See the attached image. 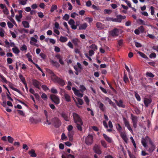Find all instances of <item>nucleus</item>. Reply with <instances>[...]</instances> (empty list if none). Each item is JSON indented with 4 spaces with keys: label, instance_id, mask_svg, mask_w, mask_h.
Listing matches in <instances>:
<instances>
[{
    "label": "nucleus",
    "instance_id": "f257e3e1",
    "mask_svg": "<svg viewBox=\"0 0 158 158\" xmlns=\"http://www.w3.org/2000/svg\"><path fill=\"white\" fill-rule=\"evenodd\" d=\"M73 116L74 122L76 125L77 129L81 131H82V128L81 126L83 125L82 121L80 116L76 113H73Z\"/></svg>",
    "mask_w": 158,
    "mask_h": 158
},
{
    "label": "nucleus",
    "instance_id": "f03ea898",
    "mask_svg": "<svg viewBox=\"0 0 158 158\" xmlns=\"http://www.w3.org/2000/svg\"><path fill=\"white\" fill-rule=\"evenodd\" d=\"M50 74L51 78L54 82L57 83L62 86L65 85L64 80L56 76L52 71H51Z\"/></svg>",
    "mask_w": 158,
    "mask_h": 158
},
{
    "label": "nucleus",
    "instance_id": "7ed1b4c3",
    "mask_svg": "<svg viewBox=\"0 0 158 158\" xmlns=\"http://www.w3.org/2000/svg\"><path fill=\"white\" fill-rule=\"evenodd\" d=\"M59 113L61 117L63 118L65 121L67 122H69L70 121V115L68 112L64 111H62L59 112Z\"/></svg>",
    "mask_w": 158,
    "mask_h": 158
},
{
    "label": "nucleus",
    "instance_id": "20e7f679",
    "mask_svg": "<svg viewBox=\"0 0 158 158\" xmlns=\"http://www.w3.org/2000/svg\"><path fill=\"white\" fill-rule=\"evenodd\" d=\"M50 98L56 105H58L60 102V99L59 97L55 95H51Z\"/></svg>",
    "mask_w": 158,
    "mask_h": 158
},
{
    "label": "nucleus",
    "instance_id": "39448f33",
    "mask_svg": "<svg viewBox=\"0 0 158 158\" xmlns=\"http://www.w3.org/2000/svg\"><path fill=\"white\" fill-rule=\"evenodd\" d=\"M119 29L115 28L109 32V35L113 37H117L119 35Z\"/></svg>",
    "mask_w": 158,
    "mask_h": 158
},
{
    "label": "nucleus",
    "instance_id": "423d86ee",
    "mask_svg": "<svg viewBox=\"0 0 158 158\" xmlns=\"http://www.w3.org/2000/svg\"><path fill=\"white\" fill-rule=\"evenodd\" d=\"M52 121L55 127H59L61 124L60 120L57 117L53 118L52 119Z\"/></svg>",
    "mask_w": 158,
    "mask_h": 158
},
{
    "label": "nucleus",
    "instance_id": "0eeeda50",
    "mask_svg": "<svg viewBox=\"0 0 158 158\" xmlns=\"http://www.w3.org/2000/svg\"><path fill=\"white\" fill-rule=\"evenodd\" d=\"M93 141V137L92 135H89L85 138V143L88 145L91 144Z\"/></svg>",
    "mask_w": 158,
    "mask_h": 158
},
{
    "label": "nucleus",
    "instance_id": "6e6552de",
    "mask_svg": "<svg viewBox=\"0 0 158 158\" xmlns=\"http://www.w3.org/2000/svg\"><path fill=\"white\" fill-rule=\"evenodd\" d=\"M32 84L34 86L38 89H40V86L41 85V83L35 79H34L32 80Z\"/></svg>",
    "mask_w": 158,
    "mask_h": 158
},
{
    "label": "nucleus",
    "instance_id": "1a4fd4ad",
    "mask_svg": "<svg viewBox=\"0 0 158 158\" xmlns=\"http://www.w3.org/2000/svg\"><path fill=\"white\" fill-rule=\"evenodd\" d=\"M93 149L94 152L98 154H100L102 153L100 145L95 144L93 148Z\"/></svg>",
    "mask_w": 158,
    "mask_h": 158
},
{
    "label": "nucleus",
    "instance_id": "9d476101",
    "mask_svg": "<svg viewBox=\"0 0 158 158\" xmlns=\"http://www.w3.org/2000/svg\"><path fill=\"white\" fill-rule=\"evenodd\" d=\"M120 135L125 143H127L128 139L127 138L125 131H121L119 133Z\"/></svg>",
    "mask_w": 158,
    "mask_h": 158
},
{
    "label": "nucleus",
    "instance_id": "9b49d317",
    "mask_svg": "<svg viewBox=\"0 0 158 158\" xmlns=\"http://www.w3.org/2000/svg\"><path fill=\"white\" fill-rule=\"evenodd\" d=\"M105 101L108 102L111 105V106L115 108H117L116 106L115 103L113 102L109 98L107 97H105Z\"/></svg>",
    "mask_w": 158,
    "mask_h": 158
},
{
    "label": "nucleus",
    "instance_id": "f8f14e48",
    "mask_svg": "<svg viewBox=\"0 0 158 158\" xmlns=\"http://www.w3.org/2000/svg\"><path fill=\"white\" fill-rule=\"evenodd\" d=\"M115 102L116 103L117 105L119 107H121L122 108H124L125 107V105L123 104V102L121 100H120L118 102L117 100L114 99Z\"/></svg>",
    "mask_w": 158,
    "mask_h": 158
},
{
    "label": "nucleus",
    "instance_id": "ddd939ff",
    "mask_svg": "<svg viewBox=\"0 0 158 158\" xmlns=\"http://www.w3.org/2000/svg\"><path fill=\"white\" fill-rule=\"evenodd\" d=\"M71 41L75 46H78L80 42L79 39L77 38L72 39Z\"/></svg>",
    "mask_w": 158,
    "mask_h": 158
},
{
    "label": "nucleus",
    "instance_id": "4468645a",
    "mask_svg": "<svg viewBox=\"0 0 158 158\" xmlns=\"http://www.w3.org/2000/svg\"><path fill=\"white\" fill-rule=\"evenodd\" d=\"M152 102V100L148 98H145L144 100V103L145 104V106L148 107V105L151 103Z\"/></svg>",
    "mask_w": 158,
    "mask_h": 158
},
{
    "label": "nucleus",
    "instance_id": "2eb2a0df",
    "mask_svg": "<svg viewBox=\"0 0 158 158\" xmlns=\"http://www.w3.org/2000/svg\"><path fill=\"white\" fill-rule=\"evenodd\" d=\"M88 26V24L86 23L81 24L79 27V30H85Z\"/></svg>",
    "mask_w": 158,
    "mask_h": 158
},
{
    "label": "nucleus",
    "instance_id": "dca6fc26",
    "mask_svg": "<svg viewBox=\"0 0 158 158\" xmlns=\"http://www.w3.org/2000/svg\"><path fill=\"white\" fill-rule=\"evenodd\" d=\"M9 85L11 89L18 92L19 94H22L21 92L17 88L14 87L13 86L12 84L10 82H9Z\"/></svg>",
    "mask_w": 158,
    "mask_h": 158
},
{
    "label": "nucleus",
    "instance_id": "f3484780",
    "mask_svg": "<svg viewBox=\"0 0 158 158\" xmlns=\"http://www.w3.org/2000/svg\"><path fill=\"white\" fill-rule=\"evenodd\" d=\"M122 20L121 17V15H118L116 16V18L114 19V22L121 23Z\"/></svg>",
    "mask_w": 158,
    "mask_h": 158
},
{
    "label": "nucleus",
    "instance_id": "a211bd4d",
    "mask_svg": "<svg viewBox=\"0 0 158 158\" xmlns=\"http://www.w3.org/2000/svg\"><path fill=\"white\" fill-rule=\"evenodd\" d=\"M28 153L30 155L31 157H36L37 156L36 154L35 153L34 150L32 149L31 151H29Z\"/></svg>",
    "mask_w": 158,
    "mask_h": 158
},
{
    "label": "nucleus",
    "instance_id": "6ab92c4d",
    "mask_svg": "<svg viewBox=\"0 0 158 158\" xmlns=\"http://www.w3.org/2000/svg\"><path fill=\"white\" fill-rule=\"evenodd\" d=\"M103 136L105 140L108 142L110 143L112 142V139L111 138L108 136L106 134H103Z\"/></svg>",
    "mask_w": 158,
    "mask_h": 158
},
{
    "label": "nucleus",
    "instance_id": "aec40b11",
    "mask_svg": "<svg viewBox=\"0 0 158 158\" xmlns=\"http://www.w3.org/2000/svg\"><path fill=\"white\" fill-rule=\"evenodd\" d=\"M145 75L146 77L150 78H153L155 77V75L152 73L149 72H147L146 73Z\"/></svg>",
    "mask_w": 158,
    "mask_h": 158
},
{
    "label": "nucleus",
    "instance_id": "412c9836",
    "mask_svg": "<svg viewBox=\"0 0 158 158\" xmlns=\"http://www.w3.org/2000/svg\"><path fill=\"white\" fill-rule=\"evenodd\" d=\"M19 15H16V18L17 20H19V19H20L22 18V13H23V10H20L18 11Z\"/></svg>",
    "mask_w": 158,
    "mask_h": 158
},
{
    "label": "nucleus",
    "instance_id": "4be33fe9",
    "mask_svg": "<svg viewBox=\"0 0 158 158\" xmlns=\"http://www.w3.org/2000/svg\"><path fill=\"white\" fill-rule=\"evenodd\" d=\"M99 107L100 110L103 112H104L105 110V107L104 106L103 104L102 103L100 102L99 105Z\"/></svg>",
    "mask_w": 158,
    "mask_h": 158
},
{
    "label": "nucleus",
    "instance_id": "5701e85b",
    "mask_svg": "<svg viewBox=\"0 0 158 158\" xmlns=\"http://www.w3.org/2000/svg\"><path fill=\"white\" fill-rule=\"evenodd\" d=\"M59 40L61 42L64 43L66 42L68 40V38L66 37L61 36L60 37Z\"/></svg>",
    "mask_w": 158,
    "mask_h": 158
},
{
    "label": "nucleus",
    "instance_id": "b1692460",
    "mask_svg": "<svg viewBox=\"0 0 158 158\" xmlns=\"http://www.w3.org/2000/svg\"><path fill=\"white\" fill-rule=\"evenodd\" d=\"M146 141H148V140L146 139V137L145 138H142L141 143L144 147H147Z\"/></svg>",
    "mask_w": 158,
    "mask_h": 158
},
{
    "label": "nucleus",
    "instance_id": "393cba45",
    "mask_svg": "<svg viewBox=\"0 0 158 158\" xmlns=\"http://www.w3.org/2000/svg\"><path fill=\"white\" fill-rule=\"evenodd\" d=\"M73 133L72 131L68 132V135L69 138V140L70 141H72L73 140Z\"/></svg>",
    "mask_w": 158,
    "mask_h": 158
},
{
    "label": "nucleus",
    "instance_id": "a878e982",
    "mask_svg": "<svg viewBox=\"0 0 158 158\" xmlns=\"http://www.w3.org/2000/svg\"><path fill=\"white\" fill-rule=\"evenodd\" d=\"M22 24L23 27L26 28H28L29 27V24L28 22L25 21H23L22 22Z\"/></svg>",
    "mask_w": 158,
    "mask_h": 158
},
{
    "label": "nucleus",
    "instance_id": "bb28decb",
    "mask_svg": "<svg viewBox=\"0 0 158 158\" xmlns=\"http://www.w3.org/2000/svg\"><path fill=\"white\" fill-rule=\"evenodd\" d=\"M123 119L124 125L126 127L130 125L129 122L125 117H123Z\"/></svg>",
    "mask_w": 158,
    "mask_h": 158
},
{
    "label": "nucleus",
    "instance_id": "cd10ccee",
    "mask_svg": "<svg viewBox=\"0 0 158 158\" xmlns=\"http://www.w3.org/2000/svg\"><path fill=\"white\" fill-rule=\"evenodd\" d=\"M64 97L66 101L67 102H70L71 101L70 97L68 94L65 93L64 94Z\"/></svg>",
    "mask_w": 158,
    "mask_h": 158
},
{
    "label": "nucleus",
    "instance_id": "c85d7f7f",
    "mask_svg": "<svg viewBox=\"0 0 158 158\" xmlns=\"http://www.w3.org/2000/svg\"><path fill=\"white\" fill-rule=\"evenodd\" d=\"M116 127L119 133L122 131V128L119 124L118 123L117 124H116Z\"/></svg>",
    "mask_w": 158,
    "mask_h": 158
},
{
    "label": "nucleus",
    "instance_id": "c756f323",
    "mask_svg": "<svg viewBox=\"0 0 158 158\" xmlns=\"http://www.w3.org/2000/svg\"><path fill=\"white\" fill-rule=\"evenodd\" d=\"M0 78L2 79L1 81H2L3 82L6 83V84L8 83V81H7L6 78L3 76L2 75H0Z\"/></svg>",
    "mask_w": 158,
    "mask_h": 158
},
{
    "label": "nucleus",
    "instance_id": "7c9ffc66",
    "mask_svg": "<svg viewBox=\"0 0 158 158\" xmlns=\"http://www.w3.org/2000/svg\"><path fill=\"white\" fill-rule=\"evenodd\" d=\"M13 52L16 54H18L20 52V51L17 47L13 48H12Z\"/></svg>",
    "mask_w": 158,
    "mask_h": 158
},
{
    "label": "nucleus",
    "instance_id": "2f4dec72",
    "mask_svg": "<svg viewBox=\"0 0 158 158\" xmlns=\"http://www.w3.org/2000/svg\"><path fill=\"white\" fill-rule=\"evenodd\" d=\"M131 120L132 123L133 122H137V117L134 115L132 114H131Z\"/></svg>",
    "mask_w": 158,
    "mask_h": 158
},
{
    "label": "nucleus",
    "instance_id": "473e14b6",
    "mask_svg": "<svg viewBox=\"0 0 158 158\" xmlns=\"http://www.w3.org/2000/svg\"><path fill=\"white\" fill-rule=\"evenodd\" d=\"M57 9V6L55 4L53 5L51 7L50 11L51 13L53 12L54 11Z\"/></svg>",
    "mask_w": 158,
    "mask_h": 158
},
{
    "label": "nucleus",
    "instance_id": "72a5a7b5",
    "mask_svg": "<svg viewBox=\"0 0 158 158\" xmlns=\"http://www.w3.org/2000/svg\"><path fill=\"white\" fill-rule=\"evenodd\" d=\"M74 94L80 98L82 97L83 95V93H80L78 90Z\"/></svg>",
    "mask_w": 158,
    "mask_h": 158
},
{
    "label": "nucleus",
    "instance_id": "f704fd0d",
    "mask_svg": "<svg viewBox=\"0 0 158 158\" xmlns=\"http://www.w3.org/2000/svg\"><path fill=\"white\" fill-rule=\"evenodd\" d=\"M30 121L32 123L36 124L38 123V121L37 119L34 118L33 117L31 118L30 119Z\"/></svg>",
    "mask_w": 158,
    "mask_h": 158
},
{
    "label": "nucleus",
    "instance_id": "c9c22d12",
    "mask_svg": "<svg viewBox=\"0 0 158 158\" xmlns=\"http://www.w3.org/2000/svg\"><path fill=\"white\" fill-rule=\"evenodd\" d=\"M138 54L139 55L141 56L142 57L146 59L148 58V57L144 53L140 52L139 51L138 52Z\"/></svg>",
    "mask_w": 158,
    "mask_h": 158
},
{
    "label": "nucleus",
    "instance_id": "e433bc0d",
    "mask_svg": "<svg viewBox=\"0 0 158 158\" xmlns=\"http://www.w3.org/2000/svg\"><path fill=\"white\" fill-rule=\"evenodd\" d=\"M89 48L93 49L94 51L98 49V47L94 44H93L89 46Z\"/></svg>",
    "mask_w": 158,
    "mask_h": 158
},
{
    "label": "nucleus",
    "instance_id": "4c0bfd02",
    "mask_svg": "<svg viewBox=\"0 0 158 158\" xmlns=\"http://www.w3.org/2000/svg\"><path fill=\"white\" fill-rule=\"evenodd\" d=\"M7 140L8 142L11 143H13L14 139L10 136H8L7 137Z\"/></svg>",
    "mask_w": 158,
    "mask_h": 158
},
{
    "label": "nucleus",
    "instance_id": "58836bf2",
    "mask_svg": "<svg viewBox=\"0 0 158 158\" xmlns=\"http://www.w3.org/2000/svg\"><path fill=\"white\" fill-rule=\"evenodd\" d=\"M155 145H151V147L149 148L148 151L150 153L152 152L155 149Z\"/></svg>",
    "mask_w": 158,
    "mask_h": 158
},
{
    "label": "nucleus",
    "instance_id": "ea45409f",
    "mask_svg": "<svg viewBox=\"0 0 158 158\" xmlns=\"http://www.w3.org/2000/svg\"><path fill=\"white\" fill-rule=\"evenodd\" d=\"M138 22L140 25H145V23L144 21L141 19H139L138 20Z\"/></svg>",
    "mask_w": 158,
    "mask_h": 158
},
{
    "label": "nucleus",
    "instance_id": "a19ab883",
    "mask_svg": "<svg viewBox=\"0 0 158 158\" xmlns=\"http://www.w3.org/2000/svg\"><path fill=\"white\" fill-rule=\"evenodd\" d=\"M96 26L98 29H101L102 27V24L100 22H98L96 24Z\"/></svg>",
    "mask_w": 158,
    "mask_h": 158
},
{
    "label": "nucleus",
    "instance_id": "79ce46f5",
    "mask_svg": "<svg viewBox=\"0 0 158 158\" xmlns=\"http://www.w3.org/2000/svg\"><path fill=\"white\" fill-rule=\"evenodd\" d=\"M19 78L23 84L26 82L25 78L22 75L20 74L19 75Z\"/></svg>",
    "mask_w": 158,
    "mask_h": 158
},
{
    "label": "nucleus",
    "instance_id": "37998d69",
    "mask_svg": "<svg viewBox=\"0 0 158 158\" xmlns=\"http://www.w3.org/2000/svg\"><path fill=\"white\" fill-rule=\"evenodd\" d=\"M92 7L95 10H99V11L101 10V9H100V7L99 6H97L94 5H93L92 6Z\"/></svg>",
    "mask_w": 158,
    "mask_h": 158
},
{
    "label": "nucleus",
    "instance_id": "c03bdc74",
    "mask_svg": "<svg viewBox=\"0 0 158 158\" xmlns=\"http://www.w3.org/2000/svg\"><path fill=\"white\" fill-rule=\"evenodd\" d=\"M127 152L130 158H136L134 155L132 154L130 151L128 150Z\"/></svg>",
    "mask_w": 158,
    "mask_h": 158
},
{
    "label": "nucleus",
    "instance_id": "a18cd8bd",
    "mask_svg": "<svg viewBox=\"0 0 158 158\" xmlns=\"http://www.w3.org/2000/svg\"><path fill=\"white\" fill-rule=\"evenodd\" d=\"M52 63L53 65L57 68H58L60 66L59 64L57 62L52 61Z\"/></svg>",
    "mask_w": 158,
    "mask_h": 158
},
{
    "label": "nucleus",
    "instance_id": "49530a36",
    "mask_svg": "<svg viewBox=\"0 0 158 158\" xmlns=\"http://www.w3.org/2000/svg\"><path fill=\"white\" fill-rule=\"evenodd\" d=\"M146 139L147 140H148V141L149 144H151V145H154L151 139L149 138L148 136H146Z\"/></svg>",
    "mask_w": 158,
    "mask_h": 158
},
{
    "label": "nucleus",
    "instance_id": "de8ad7c7",
    "mask_svg": "<svg viewBox=\"0 0 158 158\" xmlns=\"http://www.w3.org/2000/svg\"><path fill=\"white\" fill-rule=\"evenodd\" d=\"M123 80L125 83H127L129 82V79L127 76L125 74L123 77Z\"/></svg>",
    "mask_w": 158,
    "mask_h": 158
},
{
    "label": "nucleus",
    "instance_id": "09e8293b",
    "mask_svg": "<svg viewBox=\"0 0 158 158\" xmlns=\"http://www.w3.org/2000/svg\"><path fill=\"white\" fill-rule=\"evenodd\" d=\"M135 96L136 99H137L138 101H140V97L137 93H135Z\"/></svg>",
    "mask_w": 158,
    "mask_h": 158
},
{
    "label": "nucleus",
    "instance_id": "8fccbe9b",
    "mask_svg": "<svg viewBox=\"0 0 158 158\" xmlns=\"http://www.w3.org/2000/svg\"><path fill=\"white\" fill-rule=\"evenodd\" d=\"M80 87L81 89V91L82 93L84 92V91L86 89L85 87L83 85H80Z\"/></svg>",
    "mask_w": 158,
    "mask_h": 158
},
{
    "label": "nucleus",
    "instance_id": "3c124183",
    "mask_svg": "<svg viewBox=\"0 0 158 158\" xmlns=\"http://www.w3.org/2000/svg\"><path fill=\"white\" fill-rule=\"evenodd\" d=\"M19 4L23 5H24L27 3V1H26L25 0L24 1L23 0H19Z\"/></svg>",
    "mask_w": 158,
    "mask_h": 158
},
{
    "label": "nucleus",
    "instance_id": "603ef678",
    "mask_svg": "<svg viewBox=\"0 0 158 158\" xmlns=\"http://www.w3.org/2000/svg\"><path fill=\"white\" fill-rule=\"evenodd\" d=\"M156 56V54L155 52L152 53L149 55V57L150 58H155Z\"/></svg>",
    "mask_w": 158,
    "mask_h": 158
},
{
    "label": "nucleus",
    "instance_id": "864d4df0",
    "mask_svg": "<svg viewBox=\"0 0 158 158\" xmlns=\"http://www.w3.org/2000/svg\"><path fill=\"white\" fill-rule=\"evenodd\" d=\"M20 49L21 51H26L27 50V47L25 44H23L22 47L20 48Z\"/></svg>",
    "mask_w": 158,
    "mask_h": 158
},
{
    "label": "nucleus",
    "instance_id": "5fc2aeb1",
    "mask_svg": "<svg viewBox=\"0 0 158 158\" xmlns=\"http://www.w3.org/2000/svg\"><path fill=\"white\" fill-rule=\"evenodd\" d=\"M3 13L6 15H7L9 14V12L6 7H5V8L3 10Z\"/></svg>",
    "mask_w": 158,
    "mask_h": 158
},
{
    "label": "nucleus",
    "instance_id": "6e6d98bb",
    "mask_svg": "<svg viewBox=\"0 0 158 158\" xmlns=\"http://www.w3.org/2000/svg\"><path fill=\"white\" fill-rule=\"evenodd\" d=\"M69 18V15L67 14H65L63 17V19L66 21H68Z\"/></svg>",
    "mask_w": 158,
    "mask_h": 158
},
{
    "label": "nucleus",
    "instance_id": "4d7b16f0",
    "mask_svg": "<svg viewBox=\"0 0 158 158\" xmlns=\"http://www.w3.org/2000/svg\"><path fill=\"white\" fill-rule=\"evenodd\" d=\"M118 44L119 46L121 47L123 44V40H120L118 41Z\"/></svg>",
    "mask_w": 158,
    "mask_h": 158
},
{
    "label": "nucleus",
    "instance_id": "13d9d810",
    "mask_svg": "<svg viewBox=\"0 0 158 158\" xmlns=\"http://www.w3.org/2000/svg\"><path fill=\"white\" fill-rule=\"evenodd\" d=\"M106 21H112L114 22V19L111 17H106L105 19Z\"/></svg>",
    "mask_w": 158,
    "mask_h": 158
},
{
    "label": "nucleus",
    "instance_id": "bf43d9fd",
    "mask_svg": "<svg viewBox=\"0 0 158 158\" xmlns=\"http://www.w3.org/2000/svg\"><path fill=\"white\" fill-rule=\"evenodd\" d=\"M151 13L152 15H153L155 13V10H154V7L153 6L150 7Z\"/></svg>",
    "mask_w": 158,
    "mask_h": 158
},
{
    "label": "nucleus",
    "instance_id": "052dcab7",
    "mask_svg": "<svg viewBox=\"0 0 158 158\" xmlns=\"http://www.w3.org/2000/svg\"><path fill=\"white\" fill-rule=\"evenodd\" d=\"M7 24L8 27L9 28H13L14 26V25L13 24L9 21H8L7 23Z\"/></svg>",
    "mask_w": 158,
    "mask_h": 158
},
{
    "label": "nucleus",
    "instance_id": "680f3d73",
    "mask_svg": "<svg viewBox=\"0 0 158 158\" xmlns=\"http://www.w3.org/2000/svg\"><path fill=\"white\" fill-rule=\"evenodd\" d=\"M139 31H140L141 33H143V32L144 31V28L143 26H140L138 28Z\"/></svg>",
    "mask_w": 158,
    "mask_h": 158
},
{
    "label": "nucleus",
    "instance_id": "e2e57ef3",
    "mask_svg": "<svg viewBox=\"0 0 158 158\" xmlns=\"http://www.w3.org/2000/svg\"><path fill=\"white\" fill-rule=\"evenodd\" d=\"M101 143L102 145L103 146L104 148L107 147V144L105 141L102 140L101 141Z\"/></svg>",
    "mask_w": 158,
    "mask_h": 158
},
{
    "label": "nucleus",
    "instance_id": "0e129e2a",
    "mask_svg": "<svg viewBox=\"0 0 158 158\" xmlns=\"http://www.w3.org/2000/svg\"><path fill=\"white\" fill-rule=\"evenodd\" d=\"M7 61L8 64H11L12 63L13 61V60L11 58H8L7 59Z\"/></svg>",
    "mask_w": 158,
    "mask_h": 158
},
{
    "label": "nucleus",
    "instance_id": "69168bd1",
    "mask_svg": "<svg viewBox=\"0 0 158 158\" xmlns=\"http://www.w3.org/2000/svg\"><path fill=\"white\" fill-rule=\"evenodd\" d=\"M68 23L71 26L72 25H73V24H74L75 22L74 20L71 19H70Z\"/></svg>",
    "mask_w": 158,
    "mask_h": 158
},
{
    "label": "nucleus",
    "instance_id": "338daca9",
    "mask_svg": "<svg viewBox=\"0 0 158 158\" xmlns=\"http://www.w3.org/2000/svg\"><path fill=\"white\" fill-rule=\"evenodd\" d=\"M17 111L18 112V114L22 116H24L25 114L22 110H17Z\"/></svg>",
    "mask_w": 158,
    "mask_h": 158
},
{
    "label": "nucleus",
    "instance_id": "774afa93",
    "mask_svg": "<svg viewBox=\"0 0 158 158\" xmlns=\"http://www.w3.org/2000/svg\"><path fill=\"white\" fill-rule=\"evenodd\" d=\"M41 98L43 99L44 100L47 98V96L46 94L43 93L41 95Z\"/></svg>",
    "mask_w": 158,
    "mask_h": 158
}]
</instances>
